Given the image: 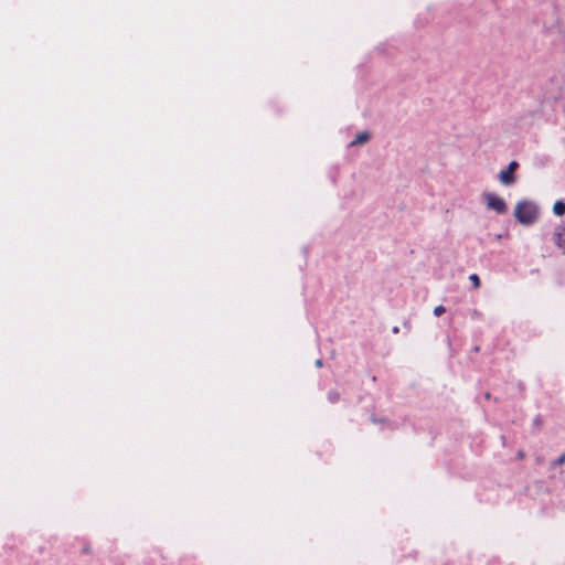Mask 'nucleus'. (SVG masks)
Instances as JSON below:
<instances>
[{
    "label": "nucleus",
    "instance_id": "5",
    "mask_svg": "<svg viewBox=\"0 0 565 565\" xmlns=\"http://www.w3.org/2000/svg\"><path fill=\"white\" fill-rule=\"evenodd\" d=\"M370 134L367 131L359 132L355 138L350 142L351 147L364 145L369 141Z\"/></svg>",
    "mask_w": 565,
    "mask_h": 565
},
{
    "label": "nucleus",
    "instance_id": "1",
    "mask_svg": "<svg viewBox=\"0 0 565 565\" xmlns=\"http://www.w3.org/2000/svg\"><path fill=\"white\" fill-rule=\"evenodd\" d=\"M539 206L532 201H520L514 209V217L523 225H531L539 218Z\"/></svg>",
    "mask_w": 565,
    "mask_h": 565
},
{
    "label": "nucleus",
    "instance_id": "4",
    "mask_svg": "<svg viewBox=\"0 0 565 565\" xmlns=\"http://www.w3.org/2000/svg\"><path fill=\"white\" fill-rule=\"evenodd\" d=\"M553 239L557 248L565 254V222L555 227Z\"/></svg>",
    "mask_w": 565,
    "mask_h": 565
},
{
    "label": "nucleus",
    "instance_id": "3",
    "mask_svg": "<svg viewBox=\"0 0 565 565\" xmlns=\"http://www.w3.org/2000/svg\"><path fill=\"white\" fill-rule=\"evenodd\" d=\"M518 167H519V163L516 161H511L507 169L501 170L499 172V175H498L499 181L503 185H512L516 180L515 170L518 169Z\"/></svg>",
    "mask_w": 565,
    "mask_h": 565
},
{
    "label": "nucleus",
    "instance_id": "7",
    "mask_svg": "<svg viewBox=\"0 0 565 565\" xmlns=\"http://www.w3.org/2000/svg\"><path fill=\"white\" fill-rule=\"evenodd\" d=\"M469 280L472 282L475 288H479L480 287V278H479V276L477 274L470 275Z\"/></svg>",
    "mask_w": 565,
    "mask_h": 565
},
{
    "label": "nucleus",
    "instance_id": "10",
    "mask_svg": "<svg viewBox=\"0 0 565 565\" xmlns=\"http://www.w3.org/2000/svg\"><path fill=\"white\" fill-rule=\"evenodd\" d=\"M316 365L320 367V366L322 365L321 360H317V361H316Z\"/></svg>",
    "mask_w": 565,
    "mask_h": 565
},
{
    "label": "nucleus",
    "instance_id": "2",
    "mask_svg": "<svg viewBox=\"0 0 565 565\" xmlns=\"http://www.w3.org/2000/svg\"><path fill=\"white\" fill-rule=\"evenodd\" d=\"M482 199H483L488 210H492V211L497 212L498 214L507 213V211H508L507 203L499 195L491 193V192H484L482 194Z\"/></svg>",
    "mask_w": 565,
    "mask_h": 565
},
{
    "label": "nucleus",
    "instance_id": "6",
    "mask_svg": "<svg viewBox=\"0 0 565 565\" xmlns=\"http://www.w3.org/2000/svg\"><path fill=\"white\" fill-rule=\"evenodd\" d=\"M553 212L557 215V216H561L565 213V203L562 202V201H557L554 206H553Z\"/></svg>",
    "mask_w": 565,
    "mask_h": 565
},
{
    "label": "nucleus",
    "instance_id": "8",
    "mask_svg": "<svg viewBox=\"0 0 565 565\" xmlns=\"http://www.w3.org/2000/svg\"><path fill=\"white\" fill-rule=\"evenodd\" d=\"M446 311V308L444 306H437L435 309H434V315L436 317H439L441 316L444 312Z\"/></svg>",
    "mask_w": 565,
    "mask_h": 565
},
{
    "label": "nucleus",
    "instance_id": "9",
    "mask_svg": "<svg viewBox=\"0 0 565 565\" xmlns=\"http://www.w3.org/2000/svg\"><path fill=\"white\" fill-rule=\"evenodd\" d=\"M565 462V455L561 456L558 459H557V463H563Z\"/></svg>",
    "mask_w": 565,
    "mask_h": 565
}]
</instances>
